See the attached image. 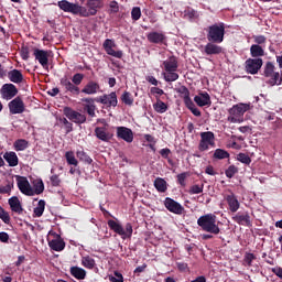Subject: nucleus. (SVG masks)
Instances as JSON below:
<instances>
[{"mask_svg": "<svg viewBox=\"0 0 282 282\" xmlns=\"http://www.w3.org/2000/svg\"><path fill=\"white\" fill-rule=\"evenodd\" d=\"M165 73H162V76L165 83H175V80H180V74H177V68L180 64L177 62V57L170 56L167 59L162 63Z\"/></svg>", "mask_w": 282, "mask_h": 282, "instance_id": "nucleus-1", "label": "nucleus"}, {"mask_svg": "<svg viewBox=\"0 0 282 282\" xmlns=\"http://www.w3.org/2000/svg\"><path fill=\"white\" fill-rule=\"evenodd\" d=\"M197 226L202 228L204 232H209L210 235H219L221 229L217 225V216L215 214H205L197 219Z\"/></svg>", "mask_w": 282, "mask_h": 282, "instance_id": "nucleus-2", "label": "nucleus"}, {"mask_svg": "<svg viewBox=\"0 0 282 282\" xmlns=\"http://www.w3.org/2000/svg\"><path fill=\"white\" fill-rule=\"evenodd\" d=\"M206 32L207 41L209 43H224L226 36V23H214L206 29Z\"/></svg>", "mask_w": 282, "mask_h": 282, "instance_id": "nucleus-3", "label": "nucleus"}, {"mask_svg": "<svg viewBox=\"0 0 282 282\" xmlns=\"http://www.w3.org/2000/svg\"><path fill=\"white\" fill-rule=\"evenodd\" d=\"M246 111H250V105L248 104H237L234 105L229 110V116L227 117V121L232 124H239L243 121V115Z\"/></svg>", "mask_w": 282, "mask_h": 282, "instance_id": "nucleus-4", "label": "nucleus"}, {"mask_svg": "<svg viewBox=\"0 0 282 282\" xmlns=\"http://www.w3.org/2000/svg\"><path fill=\"white\" fill-rule=\"evenodd\" d=\"M108 228L115 231L116 235H119L121 239H131L133 237V225L131 223L126 224V227H122L120 223L109 219L108 220Z\"/></svg>", "mask_w": 282, "mask_h": 282, "instance_id": "nucleus-5", "label": "nucleus"}, {"mask_svg": "<svg viewBox=\"0 0 282 282\" xmlns=\"http://www.w3.org/2000/svg\"><path fill=\"white\" fill-rule=\"evenodd\" d=\"M105 7V2L102 0H87L86 7H82V14L84 18L87 17H96L98 14V10Z\"/></svg>", "mask_w": 282, "mask_h": 282, "instance_id": "nucleus-6", "label": "nucleus"}, {"mask_svg": "<svg viewBox=\"0 0 282 282\" xmlns=\"http://www.w3.org/2000/svg\"><path fill=\"white\" fill-rule=\"evenodd\" d=\"M215 148V133L213 131L200 132V141L198 143V151L204 152L208 149Z\"/></svg>", "mask_w": 282, "mask_h": 282, "instance_id": "nucleus-7", "label": "nucleus"}, {"mask_svg": "<svg viewBox=\"0 0 282 282\" xmlns=\"http://www.w3.org/2000/svg\"><path fill=\"white\" fill-rule=\"evenodd\" d=\"M57 6L63 12H69L70 14H75L77 17H83V6L74 2H69L67 0H62L57 2Z\"/></svg>", "mask_w": 282, "mask_h": 282, "instance_id": "nucleus-8", "label": "nucleus"}, {"mask_svg": "<svg viewBox=\"0 0 282 282\" xmlns=\"http://www.w3.org/2000/svg\"><path fill=\"white\" fill-rule=\"evenodd\" d=\"M64 116L75 124H85L87 122V116L85 113H80L70 107L64 108Z\"/></svg>", "mask_w": 282, "mask_h": 282, "instance_id": "nucleus-9", "label": "nucleus"}, {"mask_svg": "<svg viewBox=\"0 0 282 282\" xmlns=\"http://www.w3.org/2000/svg\"><path fill=\"white\" fill-rule=\"evenodd\" d=\"M261 67H263L262 58H248L245 62V72L247 74L254 76V74H259V69H261Z\"/></svg>", "mask_w": 282, "mask_h": 282, "instance_id": "nucleus-10", "label": "nucleus"}, {"mask_svg": "<svg viewBox=\"0 0 282 282\" xmlns=\"http://www.w3.org/2000/svg\"><path fill=\"white\" fill-rule=\"evenodd\" d=\"M9 111L12 116H17L19 113H23L25 111V102H23V98L21 96L15 97L9 104Z\"/></svg>", "mask_w": 282, "mask_h": 282, "instance_id": "nucleus-11", "label": "nucleus"}, {"mask_svg": "<svg viewBox=\"0 0 282 282\" xmlns=\"http://www.w3.org/2000/svg\"><path fill=\"white\" fill-rule=\"evenodd\" d=\"M164 206L166 210L173 213V215H184L185 213L184 206L171 197L164 199Z\"/></svg>", "mask_w": 282, "mask_h": 282, "instance_id": "nucleus-12", "label": "nucleus"}, {"mask_svg": "<svg viewBox=\"0 0 282 282\" xmlns=\"http://www.w3.org/2000/svg\"><path fill=\"white\" fill-rule=\"evenodd\" d=\"M95 100L96 102H99V105H105L106 107H118V95L116 91L96 97Z\"/></svg>", "mask_w": 282, "mask_h": 282, "instance_id": "nucleus-13", "label": "nucleus"}, {"mask_svg": "<svg viewBox=\"0 0 282 282\" xmlns=\"http://www.w3.org/2000/svg\"><path fill=\"white\" fill-rule=\"evenodd\" d=\"M19 94V88L14 84H4L0 89V95L3 100H12Z\"/></svg>", "mask_w": 282, "mask_h": 282, "instance_id": "nucleus-14", "label": "nucleus"}, {"mask_svg": "<svg viewBox=\"0 0 282 282\" xmlns=\"http://www.w3.org/2000/svg\"><path fill=\"white\" fill-rule=\"evenodd\" d=\"M18 188L23 193V195H28L29 197L34 196V189L32 185H30V181L25 176H17Z\"/></svg>", "mask_w": 282, "mask_h": 282, "instance_id": "nucleus-15", "label": "nucleus"}, {"mask_svg": "<svg viewBox=\"0 0 282 282\" xmlns=\"http://www.w3.org/2000/svg\"><path fill=\"white\" fill-rule=\"evenodd\" d=\"M33 55L35 56V61H37L44 69H47L50 65V51L34 48Z\"/></svg>", "mask_w": 282, "mask_h": 282, "instance_id": "nucleus-16", "label": "nucleus"}, {"mask_svg": "<svg viewBox=\"0 0 282 282\" xmlns=\"http://www.w3.org/2000/svg\"><path fill=\"white\" fill-rule=\"evenodd\" d=\"M117 138L128 142V144H131V142H133V130L124 126L117 127Z\"/></svg>", "mask_w": 282, "mask_h": 282, "instance_id": "nucleus-17", "label": "nucleus"}, {"mask_svg": "<svg viewBox=\"0 0 282 282\" xmlns=\"http://www.w3.org/2000/svg\"><path fill=\"white\" fill-rule=\"evenodd\" d=\"M116 46V42H113V40L111 39H107L105 40L102 47L106 52V54H108V56H113L115 58H122V51H116L113 50V47Z\"/></svg>", "mask_w": 282, "mask_h": 282, "instance_id": "nucleus-18", "label": "nucleus"}, {"mask_svg": "<svg viewBox=\"0 0 282 282\" xmlns=\"http://www.w3.org/2000/svg\"><path fill=\"white\" fill-rule=\"evenodd\" d=\"M59 85L63 87L64 91H68L69 94H73L74 96H78L80 94V88L73 84L72 80L67 77H62L59 79Z\"/></svg>", "mask_w": 282, "mask_h": 282, "instance_id": "nucleus-19", "label": "nucleus"}, {"mask_svg": "<svg viewBox=\"0 0 282 282\" xmlns=\"http://www.w3.org/2000/svg\"><path fill=\"white\" fill-rule=\"evenodd\" d=\"M84 111L90 117L96 118V98L87 97L82 99Z\"/></svg>", "mask_w": 282, "mask_h": 282, "instance_id": "nucleus-20", "label": "nucleus"}, {"mask_svg": "<svg viewBox=\"0 0 282 282\" xmlns=\"http://www.w3.org/2000/svg\"><path fill=\"white\" fill-rule=\"evenodd\" d=\"M100 91V84L98 82L89 80L82 90H79V94H85L86 96H95V94H98Z\"/></svg>", "mask_w": 282, "mask_h": 282, "instance_id": "nucleus-21", "label": "nucleus"}, {"mask_svg": "<svg viewBox=\"0 0 282 282\" xmlns=\"http://www.w3.org/2000/svg\"><path fill=\"white\" fill-rule=\"evenodd\" d=\"M194 102L198 107H210L213 105V101L210 100V95L207 91H202L198 95L194 97Z\"/></svg>", "mask_w": 282, "mask_h": 282, "instance_id": "nucleus-22", "label": "nucleus"}, {"mask_svg": "<svg viewBox=\"0 0 282 282\" xmlns=\"http://www.w3.org/2000/svg\"><path fill=\"white\" fill-rule=\"evenodd\" d=\"M224 52V48L219 46V43L208 42L204 47V53L207 56H217Z\"/></svg>", "mask_w": 282, "mask_h": 282, "instance_id": "nucleus-23", "label": "nucleus"}, {"mask_svg": "<svg viewBox=\"0 0 282 282\" xmlns=\"http://www.w3.org/2000/svg\"><path fill=\"white\" fill-rule=\"evenodd\" d=\"M232 221L239 226H247V228L252 227V220L250 219V214L246 212L245 214L238 213L232 217Z\"/></svg>", "mask_w": 282, "mask_h": 282, "instance_id": "nucleus-24", "label": "nucleus"}, {"mask_svg": "<svg viewBox=\"0 0 282 282\" xmlns=\"http://www.w3.org/2000/svg\"><path fill=\"white\" fill-rule=\"evenodd\" d=\"M95 135L101 142H109L113 138V134L107 131V127L95 128Z\"/></svg>", "mask_w": 282, "mask_h": 282, "instance_id": "nucleus-25", "label": "nucleus"}, {"mask_svg": "<svg viewBox=\"0 0 282 282\" xmlns=\"http://www.w3.org/2000/svg\"><path fill=\"white\" fill-rule=\"evenodd\" d=\"M149 43H154L156 45H162L166 41V35L162 32L153 31L148 34Z\"/></svg>", "mask_w": 282, "mask_h": 282, "instance_id": "nucleus-26", "label": "nucleus"}, {"mask_svg": "<svg viewBox=\"0 0 282 282\" xmlns=\"http://www.w3.org/2000/svg\"><path fill=\"white\" fill-rule=\"evenodd\" d=\"M226 202L229 206L230 213H237V210H239V208L241 207L239 199H237V196L234 193L226 196Z\"/></svg>", "mask_w": 282, "mask_h": 282, "instance_id": "nucleus-27", "label": "nucleus"}, {"mask_svg": "<svg viewBox=\"0 0 282 282\" xmlns=\"http://www.w3.org/2000/svg\"><path fill=\"white\" fill-rule=\"evenodd\" d=\"M9 206L12 213H17L18 215H23V206L21 205V200H19V197L13 196L9 198Z\"/></svg>", "mask_w": 282, "mask_h": 282, "instance_id": "nucleus-28", "label": "nucleus"}, {"mask_svg": "<svg viewBox=\"0 0 282 282\" xmlns=\"http://www.w3.org/2000/svg\"><path fill=\"white\" fill-rule=\"evenodd\" d=\"M8 78L11 83H14L15 85H21V83H23V73L14 68L8 73Z\"/></svg>", "mask_w": 282, "mask_h": 282, "instance_id": "nucleus-29", "label": "nucleus"}, {"mask_svg": "<svg viewBox=\"0 0 282 282\" xmlns=\"http://www.w3.org/2000/svg\"><path fill=\"white\" fill-rule=\"evenodd\" d=\"M3 160H6L11 167L19 166V156L17 155V152H6L3 154Z\"/></svg>", "mask_w": 282, "mask_h": 282, "instance_id": "nucleus-30", "label": "nucleus"}, {"mask_svg": "<svg viewBox=\"0 0 282 282\" xmlns=\"http://www.w3.org/2000/svg\"><path fill=\"white\" fill-rule=\"evenodd\" d=\"M48 246L51 250H54L55 252H62V250H65V241L61 238L48 241Z\"/></svg>", "mask_w": 282, "mask_h": 282, "instance_id": "nucleus-31", "label": "nucleus"}, {"mask_svg": "<svg viewBox=\"0 0 282 282\" xmlns=\"http://www.w3.org/2000/svg\"><path fill=\"white\" fill-rule=\"evenodd\" d=\"M70 274L74 276V279H77L78 281H84V279L87 276V271L80 267H72L70 268Z\"/></svg>", "mask_w": 282, "mask_h": 282, "instance_id": "nucleus-32", "label": "nucleus"}, {"mask_svg": "<svg viewBox=\"0 0 282 282\" xmlns=\"http://www.w3.org/2000/svg\"><path fill=\"white\" fill-rule=\"evenodd\" d=\"M183 102L185 107L189 109L193 116H196V118L202 117V111L197 109V107L195 106V102H193V99H191V97H188L187 99H183Z\"/></svg>", "mask_w": 282, "mask_h": 282, "instance_id": "nucleus-33", "label": "nucleus"}, {"mask_svg": "<svg viewBox=\"0 0 282 282\" xmlns=\"http://www.w3.org/2000/svg\"><path fill=\"white\" fill-rule=\"evenodd\" d=\"M153 109L156 111V113H166V111H169V105L156 96V102L153 104Z\"/></svg>", "mask_w": 282, "mask_h": 282, "instance_id": "nucleus-34", "label": "nucleus"}, {"mask_svg": "<svg viewBox=\"0 0 282 282\" xmlns=\"http://www.w3.org/2000/svg\"><path fill=\"white\" fill-rule=\"evenodd\" d=\"M250 55L252 58H260V56H265V51L263 50V46L253 44L250 46Z\"/></svg>", "mask_w": 282, "mask_h": 282, "instance_id": "nucleus-35", "label": "nucleus"}, {"mask_svg": "<svg viewBox=\"0 0 282 282\" xmlns=\"http://www.w3.org/2000/svg\"><path fill=\"white\" fill-rule=\"evenodd\" d=\"M43 191H45V184L43 183V180L37 178L33 181V195H41L43 194Z\"/></svg>", "mask_w": 282, "mask_h": 282, "instance_id": "nucleus-36", "label": "nucleus"}, {"mask_svg": "<svg viewBox=\"0 0 282 282\" xmlns=\"http://www.w3.org/2000/svg\"><path fill=\"white\" fill-rule=\"evenodd\" d=\"M154 187L156 188V191H158L159 193H166V191H167V188H169V187L166 186L165 180L162 178V177L155 178V181H154Z\"/></svg>", "mask_w": 282, "mask_h": 282, "instance_id": "nucleus-37", "label": "nucleus"}, {"mask_svg": "<svg viewBox=\"0 0 282 282\" xmlns=\"http://www.w3.org/2000/svg\"><path fill=\"white\" fill-rule=\"evenodd\" d=\"M76 156L78 158V160L80 162H84L85 164H91L94 162L91 156H89V154H87V152H85V150H78L76 152Z\"/></svg>", "mask_w": 282, "mask_h": 282, "instance_id": "nucleus-38", "label": "nucleus"}, {"mask_svg": "<svg viewBox=\"0 0 282 282\" xmlns=\"http://www.w3.org/2000/svg\"><path fill=\"white\" fill-rule=\"evenodd\" d=\"M30 147V143L25 139H18L13 143V148L15 151H25Z\"/></svg>", "mask_w": 282, "mask_h": 282, "instance_id": "nucleus-39", "label": "nucleus"}, {"mask_svg": "<svg viewBox=\"0 0 282 282\" xmlns=\"http://www.w3.org/2000/svg\"><path fill=\"white\" fill-rule=\"evenodd\" d=\"M82 265H84V268H87V270H94V268H96V260H94V258L89 256L83 257Z\"/></svg>", "mask_w": 282, "mask_h": 282, "instance_id": "nucleus-40", "label": "nucleus"}, {"mask_svg": "<svg viewBox=\"0 0 282 282\" xmlns=\"http://www.w3.org/2000/svg\"><path fill=\"white\" fill-rule=\"evenodd\" d=\"M214 160H228L230 153L224 149H216L213 155Z\"/></svg>", "mask_w": 282, "mask_h": 282, "instance_id": "nucleus-41", "label": "nucleus"}, {"mask_svg": "<svg viewBox=\"0 0 282 282\" xmlns=\"http://www.w3.org/2000/svg\"><path fill=\"white\" fill-rule=\"evenodd\" d=\"M43 213H45V200L41 199L37 203V206L33 210L34 217H43Z\"/></svg>", "mask_w": 282, "mask_h": 282, "instance_id": "nucleus-42", "label": "nucleus"}, {"mask_svg": "<svg viewBox=\"0 0 282 282\" xmlns=\"http://www.w3.org/2000/svg\"><path fill=\"white\" fill-rule=\"evenodd\" d=\"M121 101L123 102V105H127L128 107H132L134 99H133V95L129 91H123V94L121 95Z\"/></svg>", "mask_w": 282, "mask_h": 282, "instance_id": "nucleus-43", "label": "nucleus"}, {"mask_svg": "<svg viewBox=\"0 0 282 282\" xmlns=\"http://www.w3.org/2000/svg\"><path fill=\"white\" fill-rule=\"evenodd\" d=\"M256 259L257 256H254V253L246 252L242 260V265H245L246 268H251L252 261H256Z\"/></svg>", "mask_w": 282, "mask_h": 282, "instance_id": "nucleus-44", "label": "nucleus"}, {"mask_svg": "<svg viewBox=\"0 0 282 282\" xmlns=\"http://www.w3.org/2000/svg\"><path fill=\"white\" fill-rule=\"evenodd\" d=\"M65 159L67 164H69L70 166H78V160H76V156L72 151L65 153Z\"/></svg>", "mask_w": 282, "mask_h": 282, "instance_id": "nucleus-45", "label": "nucleus"}, {"mask_svg": "<svg viewBox=\"0 0 282 282\" xmlns=\"http://www.w3.org/2000/svg\"><path fill=\"white\" fill-rule=\"evenodd\" d=\"M237 160H238V162H241V164H247V166H250V164H252V159H250V155H248L243 152H240L237 155Z\"/></svg>", "mask_w": 282, "mask_h": 282, "instance_id": "nucleus-46", "label": "nucleus"}, {"mask_svg": "<svg viewBox=\"0 0 282 282\" xmlns=\"http://www.w3.org/2000/svg\"><path fill=\"white\" fill-rule=\"evenodd\" d=\"M237 173H239V167L236 165H230L225 171V175H226V177H228V180H232L235 177V175H237Z\"/></svg>", "mask_w": 282, "mask_h": 282, "instance_id": "nucleus-47", "label": "nucleus"}, {"mask_svg": "<svg viewBox=\"0 0 282 282\" xmlns=\"http://www.w3.org/2000/svg\"><path fill=\"white\" fill-rule=\"evenodd\" d=\"M176 93L180 94L183 100L191 98V90H188L186 86H181L180 88L176 89Z\"/></svg>", "mask_w": 282, "mask_h": 282, "instance_id": "nucleus-48", "label": "nucleus"}, {"mask_svg": "<svg viewBox=\"0 0 282 282\" xmlns=\"http://www.w3.org/2000/svg\"><path fill=\"white\" fill-rule=\"evenodd\" d=\"M274 74V64L272 62H267L264 67V76L270 78Z\"/></svg>", "mask_w": 282, "mask_h": 282, "instance_id": "nucleus-49", "label": "nucleus"}, {"mask_svg": "<svg viewBox=\"0 0 282 282\" xmlns=\"http://www.w3.org/2000/svg\"><path fill=\"white\" fill-rule=\"evenodd\" d=\"M141 17H142V10L140 9V7H133L131 11L132 21H140Z\"/></svg>", "mask_w": 282, "mask_h": 282, "instance_id": "nucleus-50", "label": "nucleus"}, {"mask_svg": "<svg viewBox=\"0 0 282 282\" xmlns=\"http://www.w3.org/2000/svg\"><path fill=\"white\" fill-rule=\"evenodd\" d=\"M84 79H85V75L83 73H76L72 77V83L75 85V87H78V85H80Z\"/></svg>", "mask_w": 282, "mask_h": 282, "instance_id": "nucleus-51", "label": "nucleus"}, {"mask_svg": "<svg viewBox=\"0 0 282 282\" xmlns=\"http://www.w3.org/2000/svg\"><path fill=\"white\" fill-rule=\"evenodd\" d=\"M199 193H204V184L189 187V195H199Z\"/></svg>", "mask_w": 282, "mask_h": 282, "instance_id": "nucleus-52", "label": "nucleus"}, {"mask_svg": "<svg viewBox=\"0 0 282 282\" xmlns=\"http://www.w3.org/2000/svg\"><path fill=\"white\" fill-rule=\"evenodd\" d=\"M109 8L111 14H118V12H120V7L118 6V1L116 0L110 1Z\"/></svg>", "mask_w": 282, "mask_h": 282, "instance_id": "nucleus-53", "label": "nucleus"}, {"mask_svg": "<svg viewBox=\"0 0 282 282\" xmlns=\"http://www.w3.org/2000/svg\"><path fill=\"white\" fill-rule=\"evenodd\" d=\"M0 219L3 220L4 224H10V214L0 207Z\"/></svg>", "mask_w": 282, "mask_h": 282, "instance_id": "nucleus-54", "label": "nucleus"}, {"mask_svg": "<svg viewBox=\"0 0 282 282\" xmlns=\"http://www.w3.org/2000/svg\"><path fill=\"white\" fill-rule=\"evenodd\" d=\"M150 94L152 96H155V98H158V97L160 98V96H164V90L160 87H152L150 89Z\"/></svg>", "mask_w": 282, "mask_h": 282, "instance_id": "nucleus-55", "label": "nucleus"}, {"mask_svg": "<svg viewBox=\"0 0 282 282\" xmlns=\"http://www.w3.org/2000/svg\"><path fill=\"white\" fill-rule=\"evenodd\" d=\"M253 41L256 45H264L268 37H265V35H253Z\"/></svg>", "mask_w": 282, "mask_h": 282, "instance_id": "nucleus-56", "label": "nucleus"}, {"mask_svg": "<svg viewBox=\"0 0 282 282\" xmlns=\"http://www.w3.org/2000/svg\"><path fill=\"white\" fill-rule=\"evenodd\" d=\"M110 282H124V278L122 276V273L115 271V276L109 278Z\"/></svg>", "mask_w": 282, "mask_h": 282, "instance_id": "nucleus-57", "label": "nucleus"}, {"mask_svg": "<svg viewBox=\"0 0 282 282\" xmlns=\"http://www.w3.org/2000/svg\"><path fill=\"white\" fill-rule=\"evenodd\" d=\"M186 177H188V173L183 172L177 175V182L181 186H186Z\"/></svg>", "mask_w": 282, "mask_h": 282, "instance_id": "nucleus-58", "label": "nucleus"}, {"mask_svg": "<svg viewBox=\"0 0 282 282\" xmlns=\"http://www.w3.org/2000/svg\"><path fill=\"white\" fill-rule=\"evenodd\" d=\"M62 122L66 129V133H72L74 131V124L69 122L66 118H64Z\"/></svg>", "mask_w": 282, "mask_h": 282, "instance_id": "nucleus-59", "label": "nucleus"}, {"mask_svg": "<svg viewBox=\"0 0 282 282\" xmlns=\"http://www.w3.org/2000/svg\"><path fill=\"white\" fill-rule=\"evenodd\" d=\"M280 76L281 75L279 73H273V75L270 77V85H279L281 83V79L279 80Z\"/></svg>", "mask_w": 282, "mask_h": 282, "instance_id": "nucleus-60", "label": "nucleus"}, {"mask_svg": "<svg viewBox=\"0 0 282 282\" xmlns=\"http://www.w3.org/2000/svg\"><path fill=\"white\" fill-rule=\"evenodd\" d=\"M159 153L161 158H163L164 160H169V155H171V149L169 148L161 149Z\"/></svg>", "mask_w": 282, "mask_h": 282, "instance_id": "nucleus-61", "label": "nucleus"}, {"mask_svg": "<svg viewBox=\"0 0 282 282\" xmlns=\"http://www.w3.org/2000/svg\"><path fill=\"white\" fill-rule=\"evenodd\" d=\"M52 186H61V178L54 174L50 177Z\"/></svg>", "mask_w": 282, "mask_h": 282, "instance_id": "nucleus-62", "label": "nucleus"}, {"mask_svg": "<svg viewBox=\"0 0 282 282\" xmlns=\"http://www.w3.org/2000/svg\"><path fill=\"white\" fill-rule=\"evenodd\" d=\"M0 241H1V243H9L10 235H8V232H6V231H1L0 232Z\"/></svg>", "mask_w": 282, "mask_h": 282, "instance_id": "nucleus-63", "label": "nucleus"}, {"mask_svg": "<svg viewBox=\"0 0 282 282\" xmlns=\"http://www.w3.org/2000/svg\"><path fill=\"white\" fill-rule=\"evenodd\" d=\"M21 58L22 61H28L30 58V50L28 47H22Z\"/></svg>", "mask_w": 282, "mask_h": 282, "instance_id": "nucleus-64", "label": "nucleus"}]
</instances>
